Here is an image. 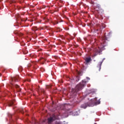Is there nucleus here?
<instances>
[{
    "label": "nucleus",
    "instance_id": "obj_1",
    "mask_svg": "<svg viewBox=\"0 0 124 124\" xmlns=\"http://www.w3.org/2000/svg\"><path fill=\"white\" fill-rule=\"evenodd\" d=\"M89 80H90V78L88 77L86 78V79H84L83 80L82 82H80L76 86L75 89H72V93H78V92L82 91V90H83V89L86 87V84L89 82Z\"/></svg>",
    "mask_w": 124,
    "mask_h": 124
},
{
    "label": "nucleus",
    "instance_id": "obj_2",
    "mask_svg": "<svg viewBox=\"0 0 124 124\" xmlns=\"http://www.w3.org/2000/svg\"><path fill=\"white\" fill-rule=\"evenodd\" d=\"M95 100V101L91 100L88 103H86L83 104L81 105V108H84V109H86L87 107H93L94 105H97V104H100V101H96V98L94 99Z\"/></svg>",
    "mask_w": 124,
    "mask_h": 124
},
{
    "label": "nucleus",
    "instance_id": "obj_3",
    "mask_svg": "<svg viewBox=\"0 0 124 124\" xmlns=\"http://www.w3.org/2000/svg\"><path fill=\"white\" fill-rule=\"evenodd\" d=\"M102 52L101 49L100 48H94L93 50V57H96L98 54H100Z\"/></svg>",
    "mask_w": 124,
    "mask_h": 124
},
{
    "label": "nucleus",
    "instance_id": "obj_4",
    "mask_svg": "<svg viewBox=\"0 0 124 124\" xmlns=\"http://www.w3.org/2000/svg\"><path fill=\"white\" fill-rule=\"evenodd\" d=\"M12 80L13 82H19L20 81V78H19V76L16 75V77L12 78Z\"/></svg>",
    "mask_w": 124,
    "mask_h": 124
},
{
    "label": "nucleus",
    "instance_id": "obj_5",
    "mask_svg": "<svg viewBox=\"0 0 124 124\" xmlns=\"http://www.w3.org/2000/svg\"><path fill=\"white\" fill-rule=\"evenodd\" d=\"M12 85L16 88L17 89V92H21V88H20V86L17 84H13L12 83Z\"/></svg>",
    "mask_w": 124,
    "mask_h": 124
},
{
    "label": "nucleus",
    "instance_id": "obj_6",
    "mask_svg": "<svg viewBox=\"0 0 124 124\" xmlns=\"http://www.w3.org/2000/svg\"><path fill=\"white\" fill-rule=\"evenodd\" d=\"M85 61L86 62V64H88L89 62H92V58L91 57L86 58L85 59Z\"/></svg>",
    "mask_w": 124,
    "mask_h": 124
},
{
    "label": "nucleus",
    "instance_id": "obj_7",
    "mask_svg": "<svg viewBox=\"0 0 124 124\" xmlns=\"http://www.w3.org/2000/svg\"><path fill=\"white\" fill-rule=\"evenodd\" d=\"M103 61H104V59H103V60H102L101 62H99L98 64L97 67L99 68V71H100V69H101V65H102Z\"/></svg>",
    "mask_w": 124,
    "mask_h": 124
},
{
    "label": "nucleus",
    "instance_id": "obj_8",
    "mask_svg": "<svg viewBox=\"0 0 124 124\" xmlns=\"http://www.w3.org/2000/svg\"><path fill=\"white\" fill-rule=\"evenodd\" d=\"M39 61V62H40L42 64H44V62H46V59H45L43 58H41Z\"/></svg>",
    "mask_w": 124,
    "mask_h": 124
},
{
    "label": "nucleus",
    "instance_id": "obj_9",
    "mask_svg": "<svg viewBox=\"0 0 124 124\" xmlns=\"http://www.w3.org/2000/svg\"><path fill=\"white\" fill-rule=\"evenodd\" d=\"M47 121H48V124H51V123H52V122L53 121V118H52L50 117V118H48V119H47Z\"/></svg>",
    "mask_w": 124,
    "mask_h": 124
},
{
    "label": "nucleus",
    "instance_id": "obj_10",
    "mask_svg": "<svg viewBox=\"0 0 124 124\" xmlns=\"http://www.w3.org/2000/svg\"><path fill=\"white\" fill-rule=\"evenodd\" d=\"M50 117L52 118V121H55V120H56V116H55L54 115H53L52 117Z\"/></svg>",
    "mask_w": 124,
    "mask_h": 124
},
{
    "label": "nucleus",
    "instance_id": "obj_11",
    "mask_svg": "<svg viewBox=\"0 0 124 124\" xmlns=\"http://www.w3.org/2000/svg\"><path fill=\"white\" fill-rule=\"evenodd\" d=\"M13 104H14V101L10 102L9 106H12Z\"/></svg>",
    "mask_w": 124,
    "mask_h": 124
},
{
    "label": "nucleus",
    "instance_id": "obj_12",
    "mask_svg": "<svg viewBox=\"0 0 124 124\" xmlns=\"http://www.w3.org/2000/svg\"><path fill=\"white\" fill-rule=\"evenodd\" d=\"M59 24V22H58L57 20H55L54 22H53V24L54 25H57Z\"/></svg>",
    "mask_w": 124,
    "mask_h": 124
},
{
    "label": "nucleus",
    "instance_id": "obj_13",
    "mask_svg": "<svg viewBox=\"0 0 124 124\" xmlns=\"http://www.w3.org/2000/svg\"><path fill=\"white\" fill-rule=\"evenodd\" d=\"M51 87H52V86H51V85H47V86H46L47 89H51Z\"/></svg>",
    "mask_w": 124,
    "mask_h": 124
},
{
    "label": "nucleus",
    "instance_id": "obj_14",
    "mask_svg": "<svg viewBox=\"0 0 124 124\" xmlns=\"http://www.w3.org/2000/svg\"><path fill=\"white\" fill-rule=\"evenodd\" d=\"M42 93H45V91L44 90V89H42L41 90Z\"/></svg>",
    "mask_w": 124,
    "mask_h": 124
},
{
    "label": "nucleus",
    "instance_id": "obj_15",
    "mask_svg": "<svg viewBox=\"0 0 124 124\" xmlns=\"http://www.w3.org/2000/svg\"><path fill=\"white\" fill-rule=\"evenodd\" d=\"M97 7H98V8H100V5H99V4H98V5H97Z\"/></svg>",
    "mask_w": 124,
    "mask_h": 124
},
{
    "label": "nucleus",
    "instance_id": "obj_16",
    "mask_svg": "<svg viewBox=\"0 0 124 124\" xmlns=\"http://www.w3.org/2000/svg\"><path fill=\"white\" fill-rule=\"evenodd\" d=\"M100 10L101 11H102V9H101V10H98V13H99L100 12Z\"/></svg>",
    "mask_w": 124,
    "mask_h": 124
},
{
    "label": "nucleus",
    "instance_id": "obj_17",
    "mask_svg": "<svg viewBox=\"0 0 124 124\" xmlns=\"http://www.w3.org/2000/svg\"><path fill=\"white\" fill-rule=\"evenodd\" d=\"M29 67H30V66H31V64H29L28 65Z\"/></svg>",
    "mask_w": 124,
    "mask_h": 124
},
{
    "label": "nucleus",
    "instance_id": "obj_18",
    "mask_svg": "<svg viewBox=\"0 0 124 124\" xmlns=\"http://www.w3.org/2000/svg\"><path fill=\"white\" fill-rule=\"evenodd\" d=\"M20 35L21 36H23V33H21Z\"/></svg>",
    "mask_w": 124,
    "mask_h": 124
},
{
    "label": "nucleus",
    "instance_id": "obj_19",
    "mask_svg": "<svg viewBox=\"0 0 124 124\" xmlns=\"http://www.w3.org/2000/svg\"><path fill=\"white\" fill-rule=\"evenodd\" d=\"M18 17H20V15H18Z\"/></svg>",
    "mask_w": 124,
    "mask_h": 124
},
{
    "label": "nucleus",
    "instance_id": "obj_20",
    "mask_svg": "<svg viewBox=\"0 0 124 124\" xmlns=\"http://www.w3.org/2000/svg\"><path fill=\"white\" fill-rule=\"evenodd\" d=\"M93 93V92H90V93Z\"/></svg>",
    "mask_w": 124,
    "mask_h": 124
},
{
    "label": "nucleus",
    "instance_id": "obj_21",
    "mask_svg": "<svg viewBox=\"0 0 124 124\" xmlns=\"http://www.w3.org/2000/svg\"><path fill=\"white\" fill-rule=\"evenodd\" d=\"M60 2H62V1H61Z\"/></svg>",
    "mask_w": 124,
    "mask_h": 124
},
{
    "label": "nucleus",
    "instance_id": "obj_22",
    "mask_svg": "<svg viewBox=\"0 0 124 124\" xmlns=\"http://www.w3.org/2000/svg\"><path fill=\"white\" fill-rule=\"evenodd\" d=\"M29 81L30 82V81H31V80H29Z\"/></svg>",
    "mask_w": 124,
    "mask_h": 124
},
{
    "label": "nucleus",
    "instance_id": "obj_23",
    "mask_svg": "<svg viewBox=\"0 0 124 124\" xmlns=\"http://www.w3.org/2000/svg\"><path fill=\"white\" fill-rule=\"evenodd\" d=\"M94 124H96V123H94Z\"/></svg>",
    "mask_w": 124,
    "mask_h": 124
}]
</instances>
